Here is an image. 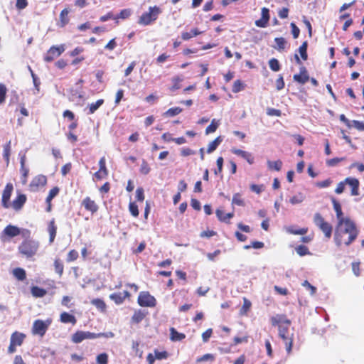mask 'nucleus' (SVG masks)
<instances>
[{"label": "nucleus", "instance_id": "1", "mask_svg": "<svg viewBox=\"0 0 364 364\" xmlns=\"http://www.w3.org/2000/svg\"><path fill=\"white\" fill-rule=\"evenodd\" d=\"M271 323L273 326H278L279 336L285 344L287 354H290L293 346V334L289 333L291 321L284 314H277L271 318Z\"/></svg>", "mask_w": 364, "mask_h": 364}, {"label": "nucleus", "instance_id": "2", "mask_svg": "<svg viewBox=\"0 0 364 364\" xmlns=\"http://www.w3.org/2000/svg\"><path fill=\"white\" fill-rule=\"evenodd\" d=\"M357 229H336L335 241L338 245L350 244L356 237Z\"/></svg>", "mask_w": 364, "mask_h": 364}, {"label": "nucleus", "instance_id": "3", "mask_svg": "<svg viewBox=\"0 0 364 364\" xmlns=\"http://www.w3.org/2000/svg\"><path fill=\"white\" fill-rule=\"evenodd\" d=\"M39 248V242L33 239H26L18 247V252L26 258L35 256Z\"/></svg>", "mask_w": 364, "mask_h": 364}, {"label": "nucleus", "instance_id": "4", "mask_svg": "<svg viewBox=\"0 0 364 364\" xmlns=\"http://www.w3.org/2000/svg\"><path fill=\"white\" fill-rule=\"evenodd\" d=\"M162 12L161 9L157 6H150L149 11L144 12L139 18L138 23L143 26H148L155 21L159 14Z\"/></svg>", "mask_w": 364, "mask_h": 364}, {"label": "nucleus", "instance_id": "5", "mask_svg": "<svg viewBox=\"0 0 364 364\" xmlns=\"http://www.w3.org/2000/svg\"><path fill=\"white\" fill-rule=\"evenodd\" d=\"M26 338V335L19 331H14L10 338V344L8 347L7 352L9 354H12L16 351V347L21 346L24 340Z\"/></svg>", "mask_w": 364, "mask_h": 364}, {"label": "nucleus", "instance_id": "6", "mask_svg": "<svg viewBox=\"0 0 364 364\" xmlns=\"http://www.w3.org/2000/svg\"><path fill=\"white\" fill-rule=\"evenodd\" d=\"M137 303L142 307H154L156 305V300L149 291H143L138 296Z\"/></svg>", "mask_w": 364, "mask_h": 364}, {"label": "nucleus", "instance_id": "7", "mask_svg": "<svg viewBox=\"0 0 364 364\" xmlns=\"http://www.w3.org/2000/svg\"><path fill=\"white\" fill-rule=\"evenodd\" d=\"M51 321L47 320V321H43L41 319H37L34 321L31 329V332L33 335H38L41 337H43L49 326L50 325Z\"/></svg>", "mask_w": 364, "mask_h": 364}, {"label": "nucleus", "instance_id": "8", "mask_svg": "<svg viewBox=\"0 0 364 364\" xmlns=\"http://www.w3.org/2000/svg\"><path fill=\"white\" fill-rule=\"evenodd\" d=\"M333 208L338 220V226H344V228H355L354 223L350 219L343 217L341 205L336 200H333Z\"/></svg>", "mask_w": 364, "mask_h": 364}, {"label": "nucleus", "instance_id": "9", "mask_svg": "<svg viewBox=\"0 0 364 364\" xmlns=\"http://www.w3.org/2000/svg\"><path fill=\"white\" fill-rule=\"evenodd\" d=\"M65 50V45L62 44L58 46H53L47 51L44 55V60L46 62H52L54 59L59 57Z\"/></svg>", "mask_w": 364, "mask_h": 364}, {"label": "nucleus", "instance_id": "10", "mask_svg": "<svg viewBox=\"0 0 364 364\" xmlns=\"http://www.w3.org/2000/svg\"><path fill=\"white\" fill-rule=\"evenodd\" d=\"M97 336L98 335H95V333L90 331H77L72 335L71 341L74 343H80L86 339L97 338Z\"/></svg>", "mask_w": 364, "mask_h": 364}, {"label": "nucleus", "instance_id": "11", "mask_svg": "<svg viewBox=\"0 0 364 364\" xmlns=\"http://www.w3.org/2000/svg\"><path fill=\"white\" fill-rule=\"evenodd\" d=\"M14 190L11 183H7L2 193L1 205L5 208H10V198Z\"/></svg>", "mask_w": 364, "mask_h": 364}, {"label": "nucleus", "instance_id": "12", "mask_svg": "<svg viewBox=\"0 0 364 364\" xmlns=\"http://www.w3.org/2000/svg\"><path fill=\"white\" fill-rule=\"evenodd\" d=\"M109 297L117 305H120L125 301L126 299H129L131 294L128 291H124L123 292H115L111 294Z\"/></svg>", "mask_w": 364, "mask_h": 364}, {"label": "nucleus", "instance_id": "13", "mask_svg": "<svg viewBox=\"0 0 364 364\" xmlns=\"http://www.w3.org/2000/svg\"><path fill=\"white\" fill-rule=\"evenodd\" d=\"M26 199L25 194L19 193L17 197L10 203V208L16 211H19L26 203Z\"/></svg>", "mask_w": 364, "mask_h": 364}, {"label": "nucleus", "instance_id": "14", "mask_svg": "<svg viewBox=\"0 0 364 364\" xmlns=\"http://www.w3.org/2000/svg\"><path fill=\"white\" fill-rule=\"evenodd\" d=\"M84 97V92L78 88L70 89L69 92V100L71 102L79 103Z\"/></svg>", "mask_w": 364, "mask_h": 364}, {"label": "nucleus", "instance_id": "15", "mask_svg": "<svg viewBox=\"0 0 364 364\" xmlns=\"http://www.w3.org/2000/svg\"><path fill=\"white\" fill-rule=\"evenodd\" d=\"M231 152L245 159L250 164H252L254 163V157L250 152L235 148L232 149Z\"/></svg>", "mask_w": 364, "mask_h": 364}, {"label": "nucleus", "instance_id": "16", "mask_svg": "<svg viewBox=\"0 0 364 364\" xmlns=\"http://www.w3.org/2000/svg\"><path fill=\"white\" fill-rule=\"evenodd\" d=\"M19 234L20 229H4L1 233V239L4 242L9 241L11 237Z\"/></svg>", "mask_w": 364, "mask_h": 364}, {"label": "nucleus", "instance_id": "17", "mask_svg": "<svg viewBox=\"0 0 364 364\" xmlns=\"http://www.w3.org/2000/svg\"><path fill=\"white\" fill-rule=\"evenodd\" d=\"M345 183L350 186L351 187V195L352 196H358L359 194L358 188H359V181L356 178H346L345 179Z\"/></svg>", "mask_w": 364, "mask_h": 364}, {"label": "nucleus", "instance_id": "18", "mask_svg": "<svg viewBox=\"0 0 364 364\" xmlns=\"http://www.w3.org/2000/svg\"><path fill=\"white\" fill-rule=\"evenodd\" d=\"M294 80L301 84L306 83L309 79V76L307 74V71L304 67L301 68L300 74H296L293 77Z\"/></svg>", "mask_w": 364, "mask_h": 364}, {"label": "nucleus", "instance_id": "19", "mask_svg": "<svg viewBox=\"0 0 364 364\" xmlns=\"http://www.w3.org/2000/svg\"><path fill=\"white\" fill-rule=\"evenodd\" d=\"M147 312L141 309L136 310L134 312L132 316L131 321L133 323L138 324L141 323L143 319L146 317Z\"/></svg>", "mask_w": 364, "mask_h": 364}, {"label": "nucleus", "instance_id": "20", "mask_svg": "<svg viewBox=\"0 0 364 364\" xmlns=\"http://www.w3.org/2000/svg\"><path fill=\"white\" fill-rule=\"evenodd\" d=\"M82 205H84V207L85 208L86 210H87L92 213L96 212L98 209V207L96 205V203H95V201L91 200L90 198H89V197H86L82 200Z\"/></svg>", "mask_w": 364, "mask_h": 364}, {"label": "nucleus", "instance_id": "21", "mask_svg": "<svg viewBox=\"0 0 364 364\" xmlns=\"http://www.w3.org/2000/svg\"><path fill=\"white\" fill-rule=\"evenodd\" d=\"M60 321L63 323H70L73 325H75L77 323L75 316L65 311L60 314Z\"/></svg>", "mask_w": 364, "mask_h": 364}, {"label": "nucleus", "instance_id": "22", "mask_svg": "<svg viewBox=\"0 0 364 364\" xmlns=\"http://www.w3.org/2000/svg\"><path fill=\"white\" fill-rule=\"evenodd\" d=\"M186 338V335L183 333H179L173 327L170 328V339L172 341H181Z\"/></svg>", "mask_w": 364, "mask_h": 364}, {"label": "nucleus", "instance_id": "23", "mask_svg": "<svg viewBox=\"0 0 364 364\" xmlns=\"http://www.w3.org/2000/svg\"><path fill=\"white\" fill-rule=\"evenodd\" d=\"M47 182L46 177L43 175L36 176L31 182V187H38L44 186Z\"/></svg>", "mask_w": 364, "mask_h": 364}, {"label": "nucleus", "instance_id": "24", "mask_svg": "<svg viewBox=\"0 0 364 364\" xmlns=\"http://www.w3.org/2000/svg\"><path fill=\"white\" fill-rule=\"evenodd\" d=\"M31 292L33 296L36 298H41L46 295L47 291L45 289L41 288L37 286H33L31 289Z\"/></svg>", "mask_w": 364, "mask_h": 364}, {"label": "nucleus", "instance_id": "25", "mask_svg": "<svg viewBox=\"0 0 364 364\" xmlns=\"http://www.w3.org/2000/svg\"><path fill=\"white\" fill-rule=\"evenodd\" d=\"M13 275L18 281H23L26 279V271L23 268H21V267L15 268L13 270Z\"/></svg>", "mask_w": 364, "mask_h": 364}, {"label": "nucleus", "instance_id": "26", "mask_svg": "<svg viewBox=\"0 0 364 364\" xmlns=\"http://www.w3.org/2000/svg\"><path fill=\"white\" fill-rule=\"evenodd\" d=\"M251 306V301L246 297H243V305L240 310V314L241 316L247 315V312L250 310Z\"/></svg>", "mask_w": 364, "mask_h": 364}, {"label": "nucleus", "instance_id": "27", "mask_svg": "<svg viewBox=\"0 0 364 364\" xmlns=\"http://www.w3.org/2000/svg\"><path fill=\"white\" fill-rule=\"evenodd\" d=\"M222 141H223V139L221 136H218L215 140L212 141L208 144L207 152L208 154L213 152L218 148V146L220 144Z\"/></svg>", "mask_w": 364, "mask_h": 364}, {"label": "nucleus", "instance_id": "28", "mask_svg": "<svg viewBox=\"0 0 364 364\" xmlns=\"http://www.w3.org/2000/svg\"><path fill=\"white\" fill-rule=\"evenodd\" d=\"M53 265L55 272L59 275V277H61L64 270V265L63 262L59 258H57L54 260Z\"/></svg>", "mask_w": 364, "mask_h": 364}, {"label": "nucleus", "instance_id": "29", "mask_svg": "<svg viewBox=\"0 0 364 364\" xmlns=\"http://www.w3.org/2000/svg\"><path fill=\"white\" fill-rule=\"evenodd\" d=\"M200 33H202L201 31H199L197 28H193L191 31V32H183L181 33V38L184 41H188L193 36H196Z\"/></svg>", "mask_w": 364, "mask_h": 364}, {"label": "nucleus", "instance_id": "30", "mask_svg": "<svg viewBox=\"0 0 364 364\" xmlns=\"http://www.w3.org/2000/svg\"><path fill=\"white\" fill-rule=\"evenodd\" d=\"M267 166L268 168L270 170H275L277 171H279L281 170L282 166V161L280 160L277 161H267Z\"/></svg>", "mask_w": 364, "mask_h": 364}, {"label": "nucleus", "instance_id": "31", "mask_svg": "<svg viewBox=\"0 0 364 364\" xmlns=\"http://www.w3.org/2000/svg\"><path fill=\"white\" fill-rule=\"evenodd\" d=\"M69 10L68 9H64L62 10L60 14V26L64 27L69 22V18L68 15L69 14Z\"/></svg>", "mask_w": 364, "mask_h": 364}, {"label": "nucleus", "instance_id": "32", "mask_svg": "<svg viewBox=\"0 0 364 364\" xmlns=\"http://www.w3.org/2000/svg\"><path fill=\"white\" fill-rule=\"evenodd\" d=\"M216 215L218 219L221 221L227 222L228 220H230L233 214L230 213H225L223 210H217Z\"/></svg>", "mask_w": 364, "mask_h": 364}, {"label": "nucleus", "instance_id": "33", "mask_svg": "<svg viewBox=\"0 0 364 364\" xmlns=\"http://www.w3.org/2000/svg\"><path fill=\"white\" fill-rule=\"evenodd\" d=\"M219 125H220V121L217 120L215 119H213L211 121L210 124L206 128L205 134H209L210 133L215 132L216 131V129H218V127H219Z\"/></svg>", "mask_w": 364, "mask_h": 364}, {"label": "nucleus", "instance_id": "34", "mask_svg": "<svg viewBox=\"0 0 364 364\" xmlns=\"http://www.w3.org/2000/svg\"><path fill=\"white\" fill-rule=\"evenodd\" d=\"M91 304L101 311H105L106 309V304L101 299H94L91 301Z\"/></svg>", "mask_w": 364, "mask_h": 364}, {"label": "nucleus", "instance_id": "35", "mask_svg": "<svg viewBox=\"0 0 364 364\" xmlns=\"http://www.w3.org/2000/svg\"><path fill=\"white\" fill-rule=\"evenodd\" d=\"M314 220L316 224V225L318 226L319 228H328L327 223H326L319 213H316L314 217Z\"/></svg>", "mask_w": 364, "mask_h": 364}, {"label": "nucleus", "instance_id": "36", "mask_svg": "<svg viewBox=\"0 0 364 364\" xmlns=\"http://www.w3.org/2000/svg\"><path fill=\"white\" fill-rule=\"evenodd\" d=\"M307 47H308V43L307 41H304L301 46L299 48V53L301 57V58L304 60H307L308 55H307Z\"/></svg>", "mask_w": 364, "mask_h": 364}, {"label": "nucleus", "instance_id": "37", "mask_svg": "<svg viewBox=\"0 0 364 364\" xmlns=\"http://www.w3.org/2000/svg\"><path fill=\"white\" fill-rule=\"evenodd\" d=\"M182 112V109L180 107H172L168 109L166 112L164 113V116L165 117H174L176 115H178Z\"/></svg>", "mask_w": 364, "mask_h": 364}, {"label": "nucleus", "instance_id": "38", "mask_svg": "<svg viewBox=\"0 0 364 364\" xmlns=\"http://www.w3.org/2000/svg\"><path fill=\"white\" fill-rule=\"evenodd\" d=\"M183 77L180 76H176L172 78L173 85L170 88L171 91L173 92L178 90L181 87L180 82L183 81Z\"/></svg>", "mask_w": 364, "mask_h": 364}, {"label": "nucleus", "instance_id": "39", "mask_svg": "<svg viewBox=\"0 0 364 364\" xmlns=\"http://www.w3.org/2000/svg\"><path fill=\"white\" fill-rule=\"evenodd\" d=\"M103 103L104 100L102 99H100L95 102L89 105V114H93L101 105H103Z\"/></svg>", "mask_w": 364, "mask_h": 364}, {"label": "nucleus", "instance_id": "40", "mask_svg": "<svg viewBox=\"0 0 364 364\" xmlns=\"http://www.w3.org/2000/svg\"><path fill=\"white\" fill-rule=\"evenodd\" d=\"M11 141H8L4 146V159L6 161L7 164L9 162V156L11 153Z\"/></svg>", "mask_w": 364, "mask_h": 364}, {"label": "nucleus", "instance_id": "41", "mask_svg": "<svg viewBox=\"0 0 364 364\" xmlns=\"http://www.w3.org/2000/svg\"><path fill=\"white\" fill-rule=\"evenodd\" d=\"M109 358L106 353H102L97 355L96 362L97 364H108Z\"/></svg>", "mask_w": 364, "mask_h": 364}, {"label": "nucleus", "instance_id": "42", "mask_svg": "<svg viewBox=\"0 0 364 364\" xmlns=\"http://www.w3.org/2000/svg\"><path fill=\"white\" fill-rule=\"evenodd\" d=\"M232 205H236L238 206H244L245 205V202H244L243 199L242 198L241 195L240 193L234 194V196L232 197Z\"/></svg>", "mask_w": 364, "mask_h": 364}, {"label": "nucleus", "instance_id": "43", "mask_svg": "<svg viewBox=\"0 0 364 364\" xmlns=\"http://www.w3.org/2000/svg\"><path fill=\"white\" fill-rule=\"evenodd\" d=\"M296 252L299 256L310 255L309 248L306 246L302 245L296 247Z\"/></svg>", "mask_w": 364, "mask_h": 364}, {"label": "nucleus", "instance_id": "44", "mask_svg": "<svg viewBox=\"0 0 364 364\" xmlns=\"http://www.w3.org/2000/svg\"><path fill=\"white\" fill-rule=\"evenodd\" d=\"M304 198L305 197L302 193H299L298 194L291 198L290 203L293 205L299 204L304 201Z\"/></svg>", "mask_w": 364, "mask_h": 364}, {"label": "nucleus", "instance_id": "45", "mask_svg": "<svg viewBox=\"0 0 364 364\" xmlns=\"http://www.w3.org/2000/svg\"><path fill=\"white\" fill-rule=\"evenodd\" d=\"M274 41L277 44V47L276 48L279 50H284V47H285V45L287 43V41L286 40L282 38V37H280V38H276L274 39Z\"/></svg>", "mask_w": 364, "mask_h": 364}, {"label": "nucleus", "instance_id": "46", "mask_svg": "<svg viewBox=\"0 0 364 364\" xmlns=\"http://www.w3.org/2000/svg\"><path fill=\"white\" fill-rule=\"evenodd\" d=\"M269 65L270 69L274 72L279 71L280 70L279 63L275 58H272L269 61Z\"/></svg>", "mask_w": 364, "mask_h": 364}, {"label": "nucleus", "instance_id": "47", "mask_svg": "<svg viewBox=\"0 0 364 364\" xmlns=\"http://www.w3.org/2000/svg\"><path fill=\"white\" fill-rule=\"evenodd\" d=\"M59 193V188L58 187H54L50 190L49 193L46 198V202L49 203Z\"/></svg>", "mask_w": 364, "mask_h": 364}, {"label": "nucleus", "instance_id": "48", "mask_svg": "<svg viewBox=\"0 0 364 364\" xmlns=\"http://www.w3.org/2000/svg\"><path fill=\"white\" fill-rule=\"evenodd\" d=\"M78 252L75 250H70L67 255V262H70L76 260L78 257Z\"/></svg>", "mask_w": 364, "mask_h": 364}, {"label": "nucleus", "instance_id": "49", "mask_svg": "<svg viewBox=\"0 0 364 364\" xmlns=\"http://www.w3.org/2000/svg\"><path fill=\"white\" fill-rule=\"evenodd\" d=\"M99 166H100L99 170H100V172H103L104 176H107L108 171L106 168V160L104 156L100 159Z\"/></svg>", "mask_w": 364, "mask_h": 364}, {"label": "nucleus", "instance_id": "50", "mask_svg": "<svg viewBox=\"0 0 364 364\" xmlns=\"http://www.w3.org/2000/svg\"><path fill=\"white\" fill-rule=\"evenodd\" d=\"M29 71L31 74V77L33 78V85L35 86L36 90L38 92L39 91V86H40V80L36 76V75L33 73L31 67L28 66Z\"/></svg>", "mask_w": 364, "mask_h": 364}, {"label": "nucleus", "instance_id": "51", "mask_svg": "<svg viewBox=\"0 0 364 364\" xmlns=\"http://www.w3.org/2000/svg\"><path fill=\"white\" fill-rule=\"evenodd\" d=\"M150 170L151 168L147 162L145 160H143L140 167L141 173L147 175L150 172Z\"/></svg>", "mask_w": 364, "mask_h": 364}, {"label": "nucleus", "instance_id": "52", "mask_svg": "<svg viewBox=\"0 0 364 364\" xmlns=\"http://www.w3.org/2000/svg\"><path fill=\"white\" fill-rule=\"evenodd\" d=\"M154 356L157 360L166 359L168 356V353L166 350L159 351L157 350H154Z\"/></svg>", "mask_w": 364, "mask_h": 364}, {"label": "nucleus", "instance_id": "53", "mask_svg": "<svg viewBox=\"0 0 364 364\" xmlns=\"http://www.w3.org/2000/svg\"><path fill=\"white\" fill-rule=\"evenodd\" d=\"M242 89H243V85H242V82L240 80L235 81L233 86H232V91L234 93H237V92H240Z\"/></svg>", "mask_w": 364, "mask_h": 364}, {"label": "nucleus", "instance_id": "54", "mask_svg": "<svg viewBox=\"0 0 364 364\" xmlns=\"http://www.w3.org/2000/svg\"><path fill=\"white\" fill-rule=\"evenodd\" d=\"M264 243L262 242L254 241L252 242L250 245L245 246V249L254 248V249H261L264 247Z\"/></svg>", "mask_w": 364, "mask_h": 364}, {"label": "nucleus", "instance_id": "55", "mask_svg": "<svg viewBox=\"0 0 364 364\" xmlns=\"http://www.w3.org/2000/svg\"><path fill=\"white\" fill-rule=\"evenodd\" d=\"M213 329L208 328L205 331L202 333V339L204 343H206L209 341L210 338L212 336Z\"/></svg>", "mask_w": 364, "mask_h": 364}, {"label": "nucleus", "instance_id": "56", "mask_svg": "<svg viewBox=\"0 0 364 364\" xmlns=\"http://www.w3.org/2000/svg\"><path fill=\"white\" fill-rule=\"evenodd\" d=\"M6 90V86L4 84L0 83V105L5 100Z\"/></svg>", "mask_w": 364, "mask_h": 364}, {"label": "nucleus", "instance_id": "57", "mask_svg": "<svg viewBox=\"0 0 364 364\" xmlns=\"http://www.w3.org/2000/svg\"><path fill=\"white\" fill-rule=\"evenodd\" d=\"M360 262H354L352 263V270L354 274L357 277L360 274Z\"/></svg>", "mask_w": 364, "mask_h": 364}, {"label": "nucleus", "instance_id": "58", "mask_svg": "<svg viewBox=\"0 0 364 364\" xmlns=\"http://www.w3.org/2000/svg\"><path fill=\"white\" fill-rule=\"evenodd\" d=\"M352 127H355L359 131H364V123L357 120L350 121Z\"/></svg>", "mask_w": 364, "mask_h": 364}, {"label": "nucleus", "instance_id": "59", "mask_svg": "<svg viewBox=\"0 0 364 364\" xmlns=\"http://www.w3.org/2000/svg\"><path fill=\"white\" fill-rule=\"evenodd\" d=\"M136 198L139 201H143L144 199V189L141 187L137 188L136 191Z\"/></svg>", "mask_w": 364, "mask_h": 364}, {"label": "nucleus", "instance_id": "60", "mask_svg": "<svg viewBox=\"0 0 364 364\" xmlns=\"http://www.w3.org/2000/svg\"><path fill=\"white\" fill-rule=\"evenodd\" d=\"M332 183V180L331 178H328L323 181H319L316 183V186L323 188L328 187Z\"/></svg>", "mask_w": 364, "mask_h": 364}, {"label": "nucleus", "instance_id": "61", "mask_svg": "<svg viewBox=\"0 0 364 364\" xmlns=\"http://www.w3.org/2000/svg\"><path fill=\"white\" fill-rule=\"evenodd\" d=\"M302 285L304 287H305L306 289L310 290V293L311 295H313L316 293V288L315 287H314L313 285H311L307 280H305L302 283Z\"/></svg>", "mask_w": 364, "mask_h": 364}, {"label": "nucleus", "instance_id": "62", "mask_svg": "<svg viewBox=\"0 0 364 364\" xmlns=\"http://www.w3.org/2000/svg\"><path fill=\"white\" fill-rule=\"evenodd\" d=\"M269 21L261 17L260 19L255 21V25L259 28H265L268 24Z\"/></svg>", "mask_w": 364, "mask_h": 364}, {"label": "nucleus", "instance_id": "63", "mask_svg": "<svg viewBox=\"0 0 364 364\" xmlns=\"http://www.w3.org/2000/svg\"><path fill=\"white\" fill-rule=\"evenodd\" d=\"M129 211L133 216L136 217L139 215L138 206L134 203L129 204Z\"/></svg>", "mask_w": 364, "mask_h": 364}, {"label": "nucleus", "instance_id": "64", "mask_svg": "<svg viewBox=\"0 0 364 364\" xmlns=\"http://www.w3.org/2000/svg\"><path fill=\"white\" fill-rule=\"evenodd\" d=\"M28 6L27 0H16V6L18 9H24Z\"/></svg>", "mask_w": 364, "mask_h": 364}]
</instances>
